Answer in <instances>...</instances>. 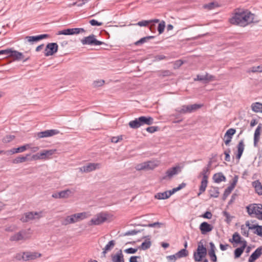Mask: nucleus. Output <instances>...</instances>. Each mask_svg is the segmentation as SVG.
<instances>
[{
    "label": "nucleus",
    "instance_id": "26",
    "mask_svg": "<svg viewBox=\"0 0 262 262\" xmlns=\"http://www.w3.org/2000/svg\"><path fill=\"white\" fill-rule=\"evenodd\" d=\"M29 145L27 144L18 147L17 148H12L10 150L7 151V152L11 155L14 154L16 153L22 152L25 151L27 149V147Z\"/></svg>",
    "mask_w": 262,
    "mask_h": 262
},
{
    "label": "nucleus",
    "instance_id": "7",
    "mask_svg": "<svg viewBox=\"0 0 262 262\" xmlns=\"http://www.w3.org/2000/svg\"><path fill=\"white\" fill-rule=\"evenodd\" d=\"M100 164L89 163L79 168V171L82 172H90L100 168Z\"/></svg>",
    "mask_w": 262,
    "mask_h": 262
},
{
    "label": "nucleus",
    "instance_id": "14",
    "mask_svg": "<svg viewBox=\"0 0 262 262\" xmlns=\"http://www.w3.org/2000/svg\"><path fill=\"white\" fill-rule=\"evenodd\" d=\"M154 167L155 166L154 163L151 161H148L138 164L136 167V169L137 170H142L152 169L154 168Z\"/></svg>",
    "mask_w": 262,
    "mask_h": 262
},
{
    "label": "nucleus",
    "instance_id": "60",
    "mask_svg": "<svg viewBox=\"0 0 262 262\" xmlns=\"http://www.w3.org/2000/svg\"><path fill=\"white\" fill-rule=\"evenodd\" d=\"M241 229L242 235L246 237H248L249 236V230H247L244 225L241 226Z\"/></svg>",
    "mask_w": 262,
    "mask_h": 262
},
{
    "label": "nucleus",
    "instance_id": "46",
    "mask_svg": "<svg viewBox=\"0 0 262 262\" xmlns=\"http://www.w3.org/2000/svg\"><path fill=\"white\" fill-rule=\"evenodd\" d=\"M115 244V241L114 240H111L106 244L104 248L106 250L110 251L114 247Z\"/></svg>",
    "mask_w": 262,
    "mask_h": 262
},
{
    "label": "nucleus",
    "instance_id": "33",
    "mask_svg": "<svg viewBox=\"0 0 262 262\" xmlns=\"http://www.w3.org/2000/svg\"><path fill=\"white\" fill-rule=\"evenodd\" d=\"M252 110L255 113H262V103L254 102L251 104Z\"/></svg>",
    "mask_w": 262,
    "mask_h": 262
},
{
    "label": "nucleus",
    "instance_id": "42",
    "mask_svg": "<svg viewBox=\"0 0 262 262\" xmlns=\"http://www.w3.org/2000/svg\"><path fill=\"white\" fill-rule=\"evenodd\" d=\"M248 73L262 72V66H254L248 69Z\"/></svg>",
    "mask_w": 262,
    "mask_h": 262
},
{
    "label": "nucleus",
    "instance_id": "31",
    "mask_svg": "<svg viewBox=\"0 0 262 262\" xmlns=\"http://www.w3.org/2000/svg\"><path fill=\"white\" fill-rule=\"evenodd\" d=\"M213 179L215 183H219L222 181H225L226 177L222 172H219L213 175Z\"/></svg>",
    "mask_w": 262,
    "mask_h": 262
},
{
    "label": "nucleus",
    "instance_id": "50",
    "mask_svg": "<svg viewBox=\"0 0 262 262\" xmlns=\"http://www.w3.org/2000/svg\"><path fill=\"white\" fill-rule=\"evenodd\" d=\"M10 49L0 50V56L2 58L10 56Z\"/></svg>",
    "mask_w": 262,
    "mask_h": 262
},
{
    "label": "nucleus",
    "instance_id": "18",
    "mask_svg": "<svg viewBox=\"0 0 262 262\" xmlns=\"http://www.w3.org/2000/svg\"><path fill=\"white\" fill-rule=\"evenodd\" d=\"M262 128V124L259 123L256 128L254 134L253 145L255 147H258V143L260 140V130Z\"/></svg>",
    "mask_w": 262,
    "mask_h": 262
},
{
    "label": "nucleus",
    "instance_id": "52",
    "mask_svg": "<svg viewBox=\"0 0 262 262\" xmlns=\"http://www.w3.org/2000/svg\"><path fill=\"white\" fill-rule=\"evenodd\" d=\"M15 138V136L13 135H8L5 137L3 139V142L4 143H9L12 141Z\"/></svg>",
    "mask_w": 262,
    "mask_h": 262
},
{
    "label": "nucleus",
    "instance_id": "3",
    "mask_svg": "<svg viewBox=\"0 0 262 262\" xmlns=\"http://www.w3.org/2000/svg\"><path fill=\"white\" fill-rule=\"evenodd\" d=\"M247 212L250 215L254 214L258 220H262V211L257 204H250L246 207Z\"/></svg>",
    "mask_w": 262,
    "mask_h": 262
},
{
    "label": "nucleus",
    "instance_id": "49",
    "mask_svg": "<svg viewBox=\"0 0 262 262\" xmlns=\"http://www.w3.org/2000/svg\"><path fill=\"white\" fill-rule=\"evenodd\" d=\"M71 32H72V33H71L72 35L78 34L80 33L85 32V30L83 28H71Z\"/></svg>",
    "mask_w": 262,
    "mask_h": 262
},
{
    "label": "nucleus",
    "instance_id": "10",
    "mask_svg": "<svg viewBox=\"0 0 262 262\" xmlns=\"http://www.w3.org/2000/svg\"><path fill=\"white\" fill-rule=\"evenodd\" d=\"M59 133V131L57 129L46 130L45 131L38 133L37 137L39 138L49 137L57 135Z\"/></svg>",
    "mask_w": 262,
    "mask_h": 262
},
{
    "label": "nucleus",
    "instance_id": "62",
    "mask_svg": "<svg viewBox=\"0 0 262 262\" xmlns=\"http://www.w3.org/2000/svg\"><path fill=\"white\" fill-rule=\"evenodd\" d=\"M166 258L168 262H175L178 259L175 254L173 255L167 256Z\"/></svg>",
    "mask_w": 262,
    "mask_h": 262
},
{
    "label": "nucleus",
    "instance_id": "45",
    "mask_svg": "<svg viewBox=\"0 0 262 262\" xmlns=\"http://www.w3.org/2000/svg\"><path fill=\"white\" fill-rule=\"evenodd\" d=\"M223 214L224 216L226 217V219H225V221L227 224H230L232 221V219L234 217V216L230 215L229 213H228L226 211H224L223 212Z\"/></svg>",
    "mask_w": 262,
    "mask_h": 262
},
{
    "label": "nucleus",
    "instance_id": "4",
    "mask_svg": "<svg viewBox=\"0 0 262 262\" xmlns=\"http://www.w3.org/2000/svg\"><path fill=\"white\" fill-rule=\"evenodd\" d=\"M81 42L83 45L99 46L104 44L103 41L97 40L94 34L84 37L81 40Z\"/></svg>",
    "mask_w": 262,
    "mask_h": 262
},
{
    "label": "nucleus",
    "instance_id": "8",
    "mask_svg": "<svg viewBox=\"0 0 262 262\" xmlns=\"http://www.w3.org/2000/svg\"><path fill=\"white\" fill-rule=\"evenodd\" d=\"M40 216L37 212H28L25 213L24 216L20 219L23 222H28L35 219H39Z\"/></svg>",
    "mask_w": 262,
    "mask_h": 262
},
{
    "label": "nucleus",
    "instance_id": "30",
    "mask_svg": "<svg viewBox=\"0 0 262 262\" xmlns=\"http://www.w3.org/2000/svg\"><path fill=\"white\" fill-rule=\"evenodd\" d=\"M75 215L72 214L71 215L67 216L65 219L62 222V225H67L70 224H73L76 222L75 220Z\"/></svg>",
    "mask_w": 262,
    "mask_h": 262
},
{
    "label": "nucleus",
    "instance_id": "11",
    "mask_svg": "<svg viewBox=\"0 0 262 262\" xmlns=\"http://www.w3.org/2000/svg\"><path fill=\"white\" fill-rule=\"evenodd\" d=\"M49 37V35L47 34H40L37 36H27L25 37L28 42L33 44L34 42H37L40 40L47 38Z\"/></svg>",
    "mask_w": 262,
    "mask_h": 262
},
{
    "label": "nucleus",
    "instance_id": "39",
    "mask_svg": "<svg viewBox=\"0 0 262 262\" xmlns=\"http://www.w3.org/2000/svg\"><path fill=\"white\" fill-rule=\"evenodd\" d=\"M74 215H75V220H76V222H79L87 217V213L85 212L75 213L74 214Z\"/></svg>",
    "mask_w": 262,
    "mask_h": 262
},
{
    "label": "nucleus",
    "instance_id": "19",
    "mask_svg": "<svg viewBox=\"0 0 262 262\" xmlns=\"http://www.w3.org/2000/svg\"><path fill=\"white\" fill-rule=\"evenodd\" d=\"M262 254V246L257 248L250 255L248 262H254Z\"/></svg>",
    "mask_w": 262,
    "mask_h": 262
},
{
    "label": "nucleus",
    "instance_id": "57",
    "mask_svg": "<svg viewBox=\"0 0 262 262\" xmlns=\"http://www.w3.org/2000/svg\"><path fill=\"white\" fill-rule=\"evenodd\" d=\"M209 173V169H208V168L204 167L200 174L203 176V178H204V177L206 176L207 177V179H208Z\"/></svg>",
    "mask_w": 262,
    "mask_h": 262
},
{
    "label": "nucleus",
    "instance_id": "15",
    "mask_svg": "<svg viewBox=\"0 0 262 262\" xmlns=\"http://www.w3.org/2000/svg\"><path fill=\"white\" fill-rule=\"evenodd\" d=\"M213 228V226L206 222L202 223L199 227V229L202 234H206L207 233L211 231Z\"/></svg>",
    "mask_w": 262,
    "mask_h": 262
},
{
    "label": "nucleus",
    "instance_id": "22",
    "mask_svg": "<svg viewBox=\"0 0 262 262\" xmlns=\"http://www.w3.org/2000/svg\"><path fill=\"white\" fill-rule=\"evenodd\" d=\"M111 257L113 262H125L121 250L118 251L116 254H112Z\"/></svg>",
    "mask_w": 262,
    "mask_h": 262
},
{
    "label": "nucleus",
    "instance_id": "37",
    "mask_svg": "<svg viewBox=\"0 0 262 262\" xmlns=\"http://www.w3.org/2000/svg\"><path fill=\"white\" fill-rule=\"evenodd\" d=\"M175 254L177 258H181L187 256L188 255V251L185 249H182Z\"/></svg>",
    "mask_w": 262,
    "mask_h": 262
},
{
    "label": "nucleus",
    "instance_id": "20",
    "mask_svg": "<svg viewBox=\"0 0 262 262\" xmlns=\"http://www.w3.org/2000/svg\"><path fill=\"white\" fill-rule=\"evenodd\" d=\"M74 191L75 190L74 189H66L64 190H62L59 192H58L57 193H55L52 194L51 196H72L74 195Z\"/></svg>",
    "mask_w": 262,
    "mask_h": 262
},
{
    "label": "nucleus",
    "instance_id": "47",
    "mask_svg": "<svg viewBox=\"0 0 262 262\" xmlns=\"http://www.w3.org/2000/svg\"><path fill=\"white\" fill-rule=\"evenodd\" d=\"M165 27V23L164 21L162 20L159 24V25L158 27V31L160 34H162L164 32Z\"/></svg>",
    "mask_w": 262,
    "mask_h": 262
},
{
    "label": "nucleus",
    "instance_id": "32",
    "mask_svg": "<svg viewBox=\"0 0 262 262\" xmlns=\"http://www.w3.org/2000/svg\"><path fill=\"white\" fill-rule=\"evenodd\" d=\"M207 184H208V179H207V177L206 176H205L204 178H202V181L201 183V185L200 186V189H199V193H198L199 195H200L203 192H204L207 186Z\"/></svg>",
    "mask_w": 262,
    "mask_h": 262
},
{
    "label": "nucleus",
    "instance_id": "59",
    "mask_svg": "<svg viewBox=\"0 0 262 262\" xmlns=\"http://www.w3.org/2000/svg\"><path fill=\"white\" fill-rule=\"evenodd\" d=\"M254 233L262 237V226L258 225L256 230L254 231Z\"/></svg>",
    "mask_w": 262,
    "mask_h": 262
},
{
    "label": "nucleus",
    "instance_id": "56",
    "mask_svg": "<svg viewBox=\"0 0 262 262\" xmlns=\"http://www.w3.org/2000/svg\"><path fill=\"white\" fill-rule=\"evenodd\" d=\"M159 129L158 126H149L146 128V130L147 132L150 133H154L155 132H157Z\"/></svg>",
    "mask_w": 262,
    "mask_h": 262
},
{
    "label": "nucleus",
    "instance_id": "28",
    "mask_svg": "<svg viewBox=\"0 0 262 262\" xmlns=\"http://www.w3.org/2000/svg\"><path fill=\"white\" fill-rule=\"evenodd\" d=\"M252 186L254 188L255 192L258 195H262V185L258 180L253 182Z\"/></svg>",
    "mask_w": 262,
    "mask_h": 262
},
{
    "label": "nucleus",
    "instance_id": "34",
    "mask_svg": "<svg viewBox=\"0 0 262 262\" xmlns=\"http://www.w3.org/2000/svg\"><path fill=\"white\" fill-rule=\"evenodd\" d=\"M175 111L180 114H186L191 113L190 108V105H183L181 108H178L176 109Z\"/></svg>",
    "mask_w": 262,
    "mask_h": 262
},
{
    "label": "nucleus",
    "instance_id": "24",
    "mask_svg": "<svg viewBox=\"0 0 262 262\" xmlns=\"http://www.w3.org/2000/svg\"><path fill=\"white\" fill-rule=\"evenodd\" d=\"M139 121L141 126L144 124L150 125L154 123V119L150 116H141L139 117Z\"/></svg>",
    "mask_w": 262,
    "mask_h": 262
},
{
    "label": "nucleus",
    "instance_id": "21",
    "mask_svg": "<svg viewBox=\"0 0 262 262\" xmlns=\"http://www.w3.org/2000/svg\"><path fill=\"white\" fill-rule=\"evenodd\" d=\"M210 245V250L208 252V254L210 257V259L213 262H216L217 261V256L215 254V247L213 242H210L209 243Z\"/></svg>",
    "mask_w": 262,
    "mask_h": 262
},
{
    "label": "nucleus",
    "instance_id": "6",
    "mask_svg": "<svg viewBox=\"0 0 262 262\" xmlns=\"http://www.w3.org/2000/svg\"><path fill=\"white\" fill-rule=\"evenodd\" d=\"M58 48V46L57 43L52 42L48 43L45 48V55L46 56L53 55L57 52Z\"/></svg>",
    "mask_w": 262,
    "mask_h": 262
},
{
    "label": "nucleus",
    "instance_id": "51",
    "mask_svg": "<svg viewBox=\"0 0 262 262\" xmlns=\"http://www.w3.org/2000/svg\"><path fill=\"white\" fill-rule=\"evenodd\" d=\"M172 73L169 70H164L160 72V76L162 77L171 76Z\"/></svg>",
    "mask_w": 262,
    "mask_h": 262
},
{
    "label": "nucleus",
    "instance_id": "12",
    "mask_svg": "<svg viewBox=\"0 0 262 262\" xmlns=\"http://www.w3.org/2000/svg\"><path fill=\"white\" fill-rule=\"evenodd\" d=\"M238 181V177L237 176H235L232 179V182L230 183V185L225 189L223 196H228L234 188L237 182Z\"/></svg>",
    "mask_w": 262,
    "mask_h": 262
},
{
    "label": "nucleus",
    "instance_id": "13",
    "mask_svg": "<svg viewBox=\"0 0 262 262\" xmlns=\"http://www.w3.org/2000/svg\"><path fill=\"white\" fill-rule=\"evenodd\" d=\"M235 133L236 129L232 128H229L226 131L224 138V142L226 145H228L229 144L232 138V136L235 134Z\"/></svg>",
    "mask_w": 262,
    "mask_h": 262
},
{
    "label": "nucleus",
    "instance_id": "54",
    "mask_svg": "<svg viewBox=\"0 0 262 262\" xmlns=\"http://www.w3.org/2000/svg\"><path fill=\"white\" fill-rule=\"evenodd\" d=\"M169 190H166L163 192H159L155 195L154 196H170L171 195L169 194Z\"/></svg>",
    "mask_w": 262,
    "mask_h": 262
},
{
    "label": "nucleus",
    "instance_id": "41",
    "mask_svg": "<svg viewBox=\"0 0 262 262\" xmlns=\"http://www.w3.org/2000/svg\"><path fill=\"white\" fill-rule=\"evenodd\" d=\"M245 249L242 247L236 248L234 251V256L235 258H239L244 252Z\"/></svg>",
    "mask_w": 262,
    "mask_h": 262
},
{
    "label": "nucleus",
    "instance_id": "35",
    "mask_svg": "<svg viewBox=\"0 0 262 262\" xmlns=\"http://www.w3.org/2000/svg\"><path fill=\"white\" fill-rule=\"evenodd\" d=\"M128 125L129 127L133 129H137L141 126L140 121H139V117L136 118L135 120L130 121Z\"/></svg>",
    "mask_w": 262,
    "mask_h": 262
},
{
    "label": "nucleus",
    "instance_id": "27",
    "mask_svg": "<svg viewBox=\"0 0 262 262\" xmlns=\"http://www.w3.org/2000/svg\"><path fill=\"white\" fill-rule=\"evenodd\" d=\"M181 171L180 166H176L168 169L166 172V176L170 178L173 175L177 174L179 171Z\"/></svg>",
    "mask_w": 262,
    "mask_h": 262
},
{
    "label": "nucleus",
    "instance_id": "40",
    "mask_svg": "<svg viewBox=\"0 0 262 262\" xmlns=\"http://www.w3.org/2000/svg\"><path fill=\"white\" fill-rule=\"evenodd\" d=\"M219 7H220V5L218 3L214 2L206 4L204 6V8L208 9V10H212Z\"/></svg>",
    "mask_w": 262,
    "mask_h": 262
},
{
    "label": "nucleus",
    "instance_id": "1",
    "mask_svg": "<svg viewBox=\"0 0 262 262\" xmlns=\"http://www.w3.org/2000/svg\"><path fill=\"white\" fill-rule=\"evenodd\" d=\"M254 14L248 11L238 10L229 19L231 24L245 27L248 24L255 21Z\"/></svg>",
    "mask_w": 262,
    "mask_h": 262
},
{
    "label": "nucleus",
    "instance_id": "43",
    "mask_svg": "<svg viewBox=\"0 0 262 262\" xmlns=\"http://www.w3.org/2000/svg\"><path fill=\"white\" fill-rule=\"evenodd\" d=\"M186 184L185 183H182L180 184L177 187L173 188L172 190H169V194L172 195L174 192L181 190V189L184 188L186 186Z\"/></svg>",
    "mask_w": 262,
    "mask_h": 262
},
{
    "label": "nucleus",
    "instance_id": "61",
    "mask_svg": "<svg viewBox=\"0 0 262 262\" xmlns=\"http://www.w3.org/2000/svg\"><path fill=\"white\" fill-rule=\"evenodd\" d=\"M139 232H140L139 230H136L135 229L129 230L124 233V235H125V236L134 235L136 234L137 233H138Z\"/></svg>",
    "mask_w": 262,
    "mask_h": 262
},
{
    "label": "nucleus",
    "instance_id": "44",
    "mask_svg": "<svg viewBox=\"0 0 262 262\" xmlns=\"http://www.w3.org/2000/svg\"><path fill=\"white\" fill-rule=\"evenodd\" d=\"M151 245V242L149 241V239H148V241L146 240L142 243V244L140 246V248H141L143 250H146L150 248Z\"/></svg>",
    "mask_w": 262,
    "mask_h": 262
},
{
    "label": "nucleus",
    "instance_id": "48",
    "mask_svg": "<svg viewBox=\"0 0 262 262\" xmlns=\"http://www.w3.org/2000/svg\"><path fill=\"white\" fill-rule=\"evenodd\" d=\"M71 28H69L67 29H64L63 30H61L58 31L56 34L57 35H70L71 34Z\"/></svg>",
    "mask_w": 262,
    "mask_h": 262
},
{
    "label": "nucleus",
    "instance_id": "17",
    "mask_svg": "<svg viewBox=\"0 0 262 262\" xmlns=\"http://www.w3.org/2000/svg\"><path fill=\"white\" fill-rule=\"evenodd\" d=\"M10 56L14 58L16 60H23V62H25L29 59V57L24 59L23 53L17 51L12 50L11 49H10Z\"/></svg>",
    "mask_w": 262,
    "mask_h": 262
},
{
    "label": "nucleus",
    "instance_id": "5",
    "mask_svg": "<svg viewBox=\"0 0 262 262\" xmlns=\"http://www.w3.org/2000/svg\"><path fill=\"white\" fill-rule=\"evenodd\" d=\"M107 215L106 213L101 212L97 214L90 221V225H99L105 222Z\"/></svg>",
    "mask_w": 262,
    "mask_h": 262
},
{
    "label": "nucleus",
    "instance_id": "2",
    "mask_svg": "<svg viewBox=\"0 0 262 262\" xmlns=\"http://www.w3.org/2000/svg\"><path fill=\"white\" fill-rule=\"evenodd\" d=\"M207 255V249L200 242L198 246L196 252L193 253V258L195 261H201Z\"/></svg>",
    "mask_w": 262,
    "mask_h": 262
},
{
    "label": "nucleus",
    "instance_id": "9",
    "mask_svg": "<svg viewBox=\"0 0 262 262\" xmlns=\"http://www.w3.org/2000/svg\"><path fill=\"white\" fill-rule=\"evenodd\" d=\"M215 80V76L209 75L207 73L204 75H198L196 78H194V80H198L202 81L204 83H208L210 81H212Z\"/></svg>",
    "mask_w": 262,
    "mask_h": 262
},
{
    "label": "nucleus",
    "instance_id": "25",
    "mask_svg": "<svg viewBox=\"0 0 262 262\" xmlns=\"http://www.w3.org/2000/svg\"><path fill=\"white\" fill-rule=\"evenodd\" d=\"M237 154L236 155V158L239 160L243 155V151L245 149V144L243 140H241L238 143L237 146Z\"/></svg>",
    "mask_w": 262,
    "mask_h": 262
},
{
    "label": "nucleus",
    "instance_id": "36",
    "mask_svg": "<svg viewBox=\"0 0 262 262\" xmlns=\"http://www.w3.org/2000/svg\"><path fill=\"white\" fill-rule=\"evenodd\" d=\"M31 154H27L25 156H19L13 160V163L18 164L20 163H23L26 162L28 160V157H29Z\"/></svg>",
    "mask_w": 262,
    "mask_h": 262
},
{
    "label": "nucleus",
    "instance_id": "58",
    "mask_svg": "<svg viewBox=\"0 0 262 262\" xmlns=\"http://www.w3.org/2000/svg\"><path fill=\"white\" fill-rule=\"evenodd\" d=\"M230 152H231V151L229 148H228L224 152V154L225 155V160L227 162H229L230 161Z\"/></svg>",
    "mask_w": 262,
    "mask_h": 262
},
{
    "label": "nucleus",
    "instance_id": "64",
    "mask_svg": "<svg viewBox=\"0 0 262 262\" xmlns=\"http://www.w3.org/2000/svg\"><path fill=\"white\" fill-rule=\"evenodd\" d=\"M90 24L93 26H100L102 25V23L98 22L95 19H92L90 21Z\"/></svg>",
    "mask_w": 262,
    "mask_h": 262
},
{
    "label": "nucleus",
    "instance_id": "38",
    "mask_svg": "<svg viewBox=\"0 0 262 262\" xmlns=\"http://www.w3.org/2000/svg\"><path fill=\"white\" fill-rule=\"evenodd\" d=\"M56 151V149L44 150L42 152H41V155H42L43 159H46V158H49L55 154Z\"/></svg>",
    "mask_w": 262,
    "mask_h": 262
},
{
    "label": "nucleus",
    "instance_id": "23",
    "mask_svg": "<svg viewBox=\"0 0 262 262\" xmlns=\"http://www.w3.org/2000/svg\"><path fill=\"white\" fill-rule=\"evenodd\" d=\"M26 234L25 230H21L10 237L11 241H19L25 239L24 235Z\"/></svg>",
    "mask_w": 262,
    "mask_h": 262
},
{
    "label": "nucleus",
    "instance_id": "55",
    "mask_svg": "<svg viewBox=\"0 0 262 262\" xmlns=\"http://www.w3.org/2000/svg\"><path fill=\"white\" fill-rule=\"evenodd\" d=\"M148 40H147V39L146 38V37H144L143 38H141L140 39H139V40L136 41L135 43H134V45H136V46H140L147 41H148Z\"/></svg>",
    "mask_w": 262,
    "mask_h": 262
},
{
    "label": "nucleus",
    "instance_id": "16",
    "mask_svg": "<svg viewBox=\"0 0 262 262\" xmlns=\"http://www.w3.org/2000/svg\"><path fill=\"white\" fill-rule=\"evenodd\" d=\"M41 256V254L37 252H23L22 258L25 260H33L37 257Z\"/></svg>",
    "mask_w": 262,
    "mask_h": 262
},
{
    "label": "nucleus",
    "instance_id": "63",
    "mask_svg": "<svg viewBox=\"0 0 262 262\" xmlns=\"http://www.w3.org/2000/svg\"><path fill=\"white\" fill-rule=\"evenodd\" d=\"M137 250V248H129L124 250V252L127 254H134L136 253Z\"/></svg>",
    "mask_w": 262,
    "mask_h": 262
},
{
    "label": "nucleus",
    "instance_id": "53",
    "mask_svg": "<svg viewBox=\"0 0 262 262\" xmlns=\"http://www.w3.org/2000/svg\"><path fill=\"white\" fill-rule=\"evenodd\" d=\"M203 104H193L192 105H190V108L191 110V112H194L201 107H202Z\"/></svg>",
    "mask_w": 262,
    "mask_h": 262
},
{
    "label": "nucleus",
    "instance_id": "29",
    "mask_svg": "<svg viewBox=\"0 0 262 262\" xmlns=\"http://www.w3.org/2000/svg\"><path fill=\"white\" fill-rule=\"evenodd\" d=\"M242 237L239 235V234L236 232L232 235V238H230L229 239V242L235 244H239L241 243Z\"/></svg>",
    "mask_w": 262,
    "mask_h": 262
}]
</instances>
